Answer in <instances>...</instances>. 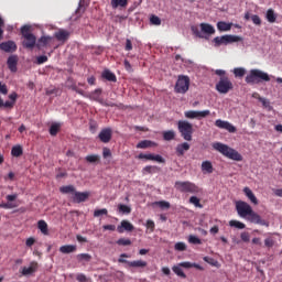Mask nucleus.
<instances>
[{"label":"nucleus","instance_id":"nucleus-59","mask_svg":"<svg viewBox=\"0 0 282 282\" xmlns=\"http://www.w3.org/2000/svg\"><path fill=\"white\" fill-rule=\"evenodd\" d=\"M265 248H272L274 246V240L272 238H267L264 240Z\"/></svg>","mask_w":282,"mask_h":282},{"label":"nucleus","instance_id":"nucleus-34","mask_svg":"<svg viewBox=\"0 0 282 282\" xmlns=\"http://www.w3.org/2000/svg\"><path fill=\"white\" fill-rule=\"evenodd\" d=\"M150 147H156L155 142L143 140L137 144V149H150Z\"/></svg>","mask_w":282,"mask_h":282},{"label":"nucleus","instance_id":"nucleus-19","mask_svg":"<svg viewBox=\"0 0 282 282\" xmlns=\"http://www.w3.org/2000/svg\"><path fill=\"white\" fill-rule=\"evenodd\" d=\"M89 199V192H75L73 194V202L75 204H83V202H87Z\"/></svg>","mask_w":282,"mask_h":282},{"label":"nucleus","instance_id":"nucleus-30","mask_svg":"<svg viewBox=\"0 0 282 282\" xmlns=\"http://www.w3.org/2000/svg\"><path fill=\"white\" fill-rule=\"evenodd\" d=\"M59 252L63 254H70V252H76V245H65L59 248Z\"/></svg>","mask_w":282,"mask_h":282},{"label":"nucleus","instance_id":"nucleus-18","mask_svg":"<svg viewBox=\"0 0 282 282\" xmlns=\"http://www.w3.org/2000/svg\"><path fill=\"white\" fill-rule=\"evenodd\" d=\"M0 50L2 52H7L8 54L12 53V52H17V43H14V41H7V42H2L0 43Z\"/></svg>","mask_w":282,"mask_h":282},{"label":"nucleus","instance_id":"nucleus-44","mask_svg":"<svg viewBox=\"0 0 282 282\" xmlns=\"http://www.w3.org/2000/svg\"><path fill=\"white\" fill-rule=\"evenodd\" d=\"M58 131H61V124L59 123H53L50 128V134L51 135H57Z\"/></svg>","mask_w":282,"mask_h":282},{"label":"nucleus","instance_id":"nucleus-56","mask_svg":"<svg viewBox=\"0 0 282 282\" xmlns=\"http://www.w3.org/2000/svg\"><path fill=\"white\" fill-rule=\"evenodd\" d=\"M48 58L47 55H42L36 57L37 65H43V63H47Z\"/></svg>","mask_w":282,"mask_h":282},{"label":"nucleus","instance_id":"nucleus-49","mask_svg":"<svg viewBox=\"0 0 282 282\" xmlns=\"http://www.w3.org/2000/svg\"><path fill=\"white\" fill-rule=\"evenodd\" d=\"M1 107H4L6 109H12L14 108V101H3V99L0 97V109Z\"/></svg>","mask_w":282,"mask_h":282},{"label":"nucleus","instance_id":"nucleus-38","mask_svg":"<svg viewBox=\"0 0 282 282\" xmlns=\"http://www.w3.org/2000/svg\"><path fill=\"white\" fill-rule=\"evenodd\" d=\"M163 139L166 142H171V140H175V131L173 130H167L163 132Z\"/></svg>","mask_w":282,"mask_h":282},{"label":"nucleus","instance_id":"nucleus-45","mask_svg":"<svg viewBox=\"0 0 282 282\" xmlns=\"http://www.w3.org/2000/svg\"><path fill=\"white\" fill-rule=\"evenodd\" d=\"M234 74L236 78H243V76H246V68H242V67L235 68Z\"/></svg>","mask_w":282,"mask_h":282},{"label":"nucleus","instance_id":"nucleus-37","mask_svg":"<svg viewBox=\"0 0 282 282\" xmlns=\"http://www.w3.org/2000/svg\"><path fill=\"white\" fill-rule=\"evenodd\" d=\"M85 160L88 162V164H98V162H100V155L89 154L85 158Z\"/></svg>","mask_w":282,"mask_h":282},{"label":"nucleus","instance_id":"nucleus-12","mask_svg":"<svg viewBox=\"0 0 282 282\" xmlns=\"http://www.w3.org/2000/svg\"><path fill=\"white\" fill-rule=\"evenodd\" d=\"M54 43V37L50 35H42L36 43L37 50H43V47H52Z\"/></svg>","mask_w":282,"mask_h":282},{"label":"nucleus","instance_id":"nucleus-60","mask_svg":"<svg viewBox=\"0 0 282 282\" xmlns=\"http://www.w3.org/2000/svg\"><path fill=\"white\" fill-rule=\"evenodd\" d=\"M0 94H3V96H7L8 94V86L0 82Z\"/></svg>","mask_w":282,"mask_h":282},{"label":"nucleus","instance_id":"nucleus-62","mask_svg":"<svg viewBox=\"0 0 282 282\" xmlns=\"http://www.w3.org/2000/svg\"><path fill=\"white\" fill-rule=\"evenodd\" d=\"M102 155L105 159L111 158V150L109 148H104Z\"/></svg>","mask_w":282,"mask_h":282},{"label":"nucleus","instance_id":"nucleus-33","mask_svg":"<svg viewBox=\"0 0 282 282\" xmlns=\"http://www.w3.org/2000/svg\"><path fill=\"white\" fill-rule=\"evenodd\" d=\"M59 192L63 193V195H69V193L74 195L76 193V187H74V185L62 186L59 187Z\"/></svg>","mask_w":282,"mask_h":282},{"label":"nucleus","instance_id":"nucleus-7","mask_svg":"<svg viewBox=\"0 0 282 282\" xmlns=\"http://www.w3.org/2000/svg\"><path fill=\"white\" fill-rule=\"evenodd\" d=\"M213 41H214V46L221 47V45H230V43H239V41H241V36L223 35V36H216Z\"/></svg>","mask_w":282,"mask_h":282},{"label":"nucleus","instance_id":"nucleus-25","mask_svg":"<svg viewBox=\"0 0 282 282\" xmlns=\"http://www.w3.org/2000/svg\"><path fill=\"white\" fill-rule=\"evenodd\" d=\"M243 193L251 204H254V206L259 204V199H257V196L254 195V193H252V189H250V187H245Z\"/></svg>","mask_w":282,"mask_h":282},{"label":"nucleus","instance_id":"nucleus-52","mask_svg":"<svg viewBox=\"0 0 282 282\" xmlns=\"http://www.w3.org/2000/svg\"><path fill=\"white\" fill-rule=\"evenodd\" d=\"M118 246H131V239L129 238H120L117 240Z\"/></svg>","mask_w":282,"mask_h":282},{"label":"nucleus","instance_id":"nucleus-24","mask_svg":"<svg viewBox=\"0 0 282 282\" xmlns=\"http://www.w3.org/2000/svg\"><path fill=\"white\" fill-rule=\"evenodd\" d=\"M54 37L57 41H61L62 43H65V41H67L69 39V33L66 30H58L57 32L54 33Z\"/></svg>","mask_w":282,"mask_h":282},{"label":"nucleus","instance_id":"nucleus-47","mask_svg":"<svg viewBox=\"0 0 282 282\" xmlns=\"http://www.w3.org/2000/svg\"><path fill=\"white\" fill-rule=\"evenodd\" d=\"M188 242L193 243L194 246H202V239H199L197 236L191 235L188 237Z\"/></svg>","mask_w":282,"mask_h":282},{"label":"nucleus","instance_id":"nucleus-63","mask_svg":"<svg viewBox=\"0 0 282 282\" xmlns=\"http://www.w3.org/2000/svg\"><path fill=\"white\" fill-rule=\"evenodd\" d=\"M76 280L79 282H87V275H85L84 273H79L77 274Z\"/></svg>","mask_w":282,"mask_h":282},{"label":"nucleus","instance_id":"nucleus-14","mask_svg":"<svg viewBox=\"0 0 282 282\" xmlns=\"http://www.w3.org/2000/svg\"><path fill=\"white\" fill-rule=\"evenodd\" d=\"M112 135H113V131L111 130V128H106L99 132L98 138L100 142H104V144H107L111 142Z\"/></svg>","mask_w":282,"mask_h":282},{"label":"nucleus","instance_id":"nucleus-28","mask_svg":"<svg viewBox=\"0 0 282 282\" xmlns=\"http://www.w3.org/2000/svg\"><path fill=\"white\" fill-rule=\"evenodd\" d=\"M202 172L203 173H213L215 171V169L213 167V162L210 161H204L200 165Z\"/></svg>","mask_w":282,"mask_h":282},{"label":"nucleus","instance_id":"nucleus-36","mask_svg":"<svg viewBox=\"0 0 282 282\" xmlns=\"http://www.w3.org/2000/svg\"><path fill=\"white\" fill-rule=\"evenodd\" d=\"M112 8H127L129 0H111Z\"/></svg>","mask_w":282,"mask_h":282},{"label":"nucleus","instance_id":"nucleus-8","mask_svg":"<svg viewBox=\"0 0 282 282\" xmlns=\"http://www.w3.org/2000/svg\"><path fill=\"white\" fill-rule=\"evenodd\" d=\"M129 254L127 253H121L119 259H118V263H127L128 268H147L148 263L144 260H133V261H129L127 259H129Z\"/></svg>","mask_w":282,"mask_h":282},{"label":"nucleus","instance_id":"nucleus-58","mask_svg":"<svg viewBox=\"0 0 282 282\" xmlns=\"http://www.w3.org/2000/svg\"><path fill=\"white\" fill-rule=\"evenodd\" d=\"M240 238H241L242 241H245V243H248V241H250V234L248 231H243L240 235Z\"/></svg>","mask_w":282,"mask_h":282},{"label":"nucleus","instance_id":"nucleus-35","mask_svg":"<svg viewBox=\"0 0 282 282\" xmlns=\"http://www.w3.org/2000/svg\"><path fill=\"white\" fill-rule=\"evenodd\" d=\"M11 155L13 158H21V155H23V147L21 145H14L12 149H11Z\"/></svg>","mask_w":282,"mask_h":282},{"label":"nucleus","instance_id":"nucleus-13","mask_svg":"<svg viewBox=\"0 0 282 282\" xmlns=\"http://www.w3.org/2000/svg\"><path fill=\"white\" fill-rule=\"evenodd\" d=\"M215 127H217L218 129H225L229 133H237V128L232 126V123L224 121L221 119L215 121Z\"/></svg>","mask_w":282,"mask_h":282},{"label":"nucleus","instance_id":"nucleus-55","mask_svg":"<svg viewBox=\"0 0 282 282\" xmlns=\"http://www.w3.org/2000/svg\"><path fill=\"white\" fill-rule=\"evenodd\" d=\"M102 107H118L120 109V107H122V104H115L111 101H105V99L101 102Z\"/></svg>","mask_w":282,"mask_h":282},{"label":"nucleus","instance_id":"nucleus-43","mask_svg":"<svg viewBox=\"0 0 282 282\" xmlns=\"http://www.w3.org/2000/svg\"><path fill=\"white\" fill-rule=\"evenodd\" d=\"M172 270L174 274H177V276H181L182 279H186V273H184V271L182 270V267L174 265Z\"/></svg>","mask_w":282,"mask_h":282},{"label":"nucleus","instance_id":"nucleus-27","mask_svg":"<svg viewBox=\"0 0 282 282\" xmlns=\"http://www.w3.org/2000/svg\"><path fill=\"white\" fill-rule=\"evenodd\" d=\"M102 78L106 80H109V83H116L118 78L116 77V74H113L111 70L106 69L101 74Z\"/></svg>","mask_w":282,"mask_h":282},{"label":"nucleus","instance_id":"nucleus-42","mask_svg":"<svg viewBox=\"0 0 282 282\" xmlns=\"http://www.w3.org/2000/svg\"><path fill=\"white\" fill-rule=\"evenodd\" d=\"M217 28L220 32H228V31H230L231 25L226 22H218Z\"/></svg>","mask_w":282,"mask_h":282},{"label":"nucleus","instance_id":"nucleus-15","mask_svg":"<svg viewBox=\"0 0 282 282\" xmlns=\"http://www.w3.org/2000/svg\"><path fill=\"white\" fill-rule=\"evenodd\" d=\"M245 219H247L251 224H259L260 226H265V220L261 219V216L252 209L251 213H249Z\"/></svg>","mask_w":282,"mask_h":282},{"label":"nucleus","instance_id":"nucleus-5","mask_svg":"<svg viewBox=\"0 0 282 282\" xmlns=\"http://www.w3.org/2000/svg\"><path fill=\"white\" fill-rule=\"evenodd\" d=\"M177 129L183 139L186 140V142H191L193 140V123L186 121V120H180L177 122Z\"/></svg>","mask_w":282,"mask_h":282},{"label":"nucleus","instance_id":"nucleus-29","mask_svg":"<svg viewBox=\"0 0 282 282\" xmlns=\"http://www.w3.org/2000/svg\"><path fill=\"white\" fill-rule=\"evenodd\" d=\"M200 30L204 34H215V26L208 23H200Z\"/></svg>","mask_w":282,"mask_h":282},{"label":"nucleus","instance_id":"nucleus-41","mask_svg":"<svg viewBox=\"0 0 282 282\" xmlns=\"http://www.w3.org/2000/svg\"><path fill=\"white\" fill-rule=\"evenodd\" d=\"M118 210H119V213H122V215H130L131 207H129L128 205H124V204H119Z\"/></svg>","mask_w":282,"mask_h":282},{"label":"nucleus","instance_id":"nucleus-48","mask_svg":"<svg viewBox=\"0 0 282 282\" xmlns=\"http://www.w3.org/2000/svg\"><path fill=\"white\" fill-rule=\"evenodd\" d=\"M154 204H155V206H159V208H162V209L171 208V203H169L166 200H159V202H155Z\"/></svg>","mask_w":282,"mask_h":282},{"label":"nucleus","instance_id":"nucleus-57","mask_svg":"<svg viewBox=\"0 0 282 282\" xmlns=\"http://www.w3.org/2000/svg\"><path fill=\"white\" fill-rule=\"evenodd\" d=\"M147 228L150 230V232H154L155 230V223L153 220H147Z\"/></svg>","mask_w":282,"mask_h":282},{"label":"nucleus","instance_id":"nucleus-53","mask_svg":"<svg viewBox=\"0 0 282 282\" xmlns=\"http://www.w3.org/2000/svg\"><path fill=\"white\" fill-rule=\"evenodd\" d=\"M101 215H109V210L107 208L95 209L94 217H101Z\"/></svg>","mask_w":282,"mask_h":282},{"label":"nucleus","instance_id":"nucleus-20","mask_svg":"<svg viewBox=\"0 0 282 282\" xmlns=\"http://www.w3.org/2000/svg\"><path fill=\"white\" fill-rule=\"evenodd\" d=\"M17 197H18L17 194L7 195V202H9V203H1L0 208H4L6 210H8L10 208H17V204L11 203V202H14V199H17Z\"/></svg>","mask_w":282,"mask_h":282},{"label":"nucleus","instance_id":"nucleus-1","mask_svg":"<svg viewBox=\"0 0 282 282\" xmlns=\"http://www.w3.org/2000/svg\"><path fill=\"white\" fill-rule=\"evenodd\" d=\"M212 147L215 151H218V153H221V155L228 158V160H234L235 162H241V160H243V156L239 154L237 150L228 147L227 144L215 142L212 144Z\"/></svg>","mask_w":282,"mask_h":282},{"label":"nucleus","instance_id":"nucleus-21","mask_svg":"<svg viewBox=\"0 0 282 282\" xmlns=\"http://www.w3.org/2000/svg\"><path fill=\"white\" fill-rule=\"evenodd\" d=\"M8 68L10 72L15 73L17 72V65H19V56L17 55H10L7 61Z\"/></svg>","mask_w":282,"mask_h":282},{"label":"nucleus","instance_id":"nucleus-6","mask_svg":"<svg viewBox=\"0 0 282 282\" xmlns=\"http://www.w3.org/2000/svg\"><path fill=\"white\" fill-rule=\"evenodd\" d=\"M191 87V77L186 75H178L176 84L174 86V91L176 94H186Z\"/></svg>","mask_w":282,"mask_h":282},{"label":"nucleus","instance_id":"nucleus-61","mask_svg":"<svg viewBox=\"0 0 282 282\" xmlns=\"http://www.w3.org/2000/svg\"><path fill=\"white\" fill-rule=\"evenodd\" d=\"M252 23H254V25H261V18H259V15L254 14L251 17Z\"/></svg>","mask_w":282,"mask_h":282},{"label":"nucleus","instance_id":"nucleus-54","mask_svg":"<svg viewBox=\"0 0 282 282\" xmlns=\"http://www.w3.org/2000/svg\"><path fill=\"white\" fill-rule=\"evenodd\" d=\"M174 250H177L178 252H184L186 250V243L185 242H176L174 246Z\"/></svg>","mask_w":282,"mask_h":282},{"label":"nucleus","instance_id":"nucleus-10","mask_svg":"<svg viewBox=\"0 0 282 282\" xmlns=\"http://www.w3.org/2000/svg\"><path fill=\"white\" fill-rule=\"evenodd\" d=\"M236 210H237L239 217H242L243 219H246V217H248L249 213H252V207L250 206V204H248L243 200H238L236 203Z\"/></svg>","mask_w":282,"mask_h":282},{"label":"nucleus","instance_id":"nucleus-31","mask_svg":"<svg viewBox=\"0 0 282 282\" xmlns=\"http://www.w3.org/2000/svg\"><path fill=\"white\" fill-rule=\"evenodd\" d=\"M37 228L42 232V235H50V229L47 228V223L45 220H39Z\"/></svg>","mask_w":282,"mask_h":282},{"label":"nucleus","instance_id":"nucleus-9","mask_svg":"<svg viewBox=\"0 0 282 282\" xmlns=\"http://www.w3.org/2000/svg\"><path fill=\"white\" fill-rule=\"evenodd\" d=\"M234 88L232 82L228 76H221L219 82L216 84V89L219 94H228Z\"/></svg>","mask_w":282,"mask_h":282},{"label":"nucleus","instance_id":"nucleus-40","mask_svg":"<svg viewBox=\"0 0 282 282\" xmlns=\"http://www.w3.org/2000/svg\"><path fill=\"white\" fill-rule=\"evenodd\" d=\"M267 20L269 23H275L276 22V14H274V10L269 9L267 11Z\"/></svg>","mask_w":282,"mask_h":282},{"label":"nucleus","instance_id":"nucleus-4","mask_svg":"<svg viewBox=\"0 0 282 282\" xmlns=\"http://www.w3.org/2000/svg\"><path fill=\"white\" fill-rule=\"evenodd\" d=\"M30 30H32V26L30 25H23L21 28V34H22V37L24 39L22 42V45L23 47H25V50H34L37 43L36 35L31 33Z\"/></svg>","mask_w":282,"mask_h":282},{"label":"nucleus","instance_id":"nucleus-2","mask_svg":"<svg viewBox=\"0 0 282 282\" xmlns=\"http://www.w3.org/2000/svg\"><path fill=\"white\" fill-rule=\"evenodd\" d=\"M248 85H259V83H270V75L261 69H251L245 78Z\"/></svg>","mask_w":282,"mask_h":282},{"label":"nucleus","instance_id":"nucleus-3","mask_svg":"<svg viewBox=\"0 0 282 282\" xmlns=\"http://www.w3.org/2000/svg\"><path fill=\"white\" fill-rule=\"evenodd\" d=\"M174 188L178 193H191L192 195H199L202 193V188L191 181H176Z\"/></svg>","mask_w":282,"mask_h":282},{"label":"nucleus","instance_id":"nucleus-11","mask_svg":"<svg viewBox=\"0 0 282 282\" xmlns=\"http://www.w3.org/2000/svg\"><path fill=\"white\" fill-rule=\"evenodd\" d=\"M208 116H210V110H202V111H197V110H188L185 111V118H187L188 120H202V118H208Z\"/></svg>","mask_w":282,"mask_h":282},{"label":"nucleus","instance_id":"nucleus-50","mask_svg":"<svg viewBox=\"0 0 282 282\" xmlns=\"http://www.w3.org/2000/svg\"><path fill=\"white\" fill-rule=\"evenodd\" d=\"M150 23L151 25H162V20L158 15H151Z\"/></svg>","mask_w":282,"mask_h":282},{"label":"nucleus","instance_id":"nucleus-23","mask_svg":"<svg viewBox=\"0 0 282 282\" xmlns=\"http://www.w3.org/2000/svg\"><path fill=\"white\" fill-rule=\"evenodd\" d=\"M191 150V144H188V142H183L176 145V155L177 158H182L184 155V153H186V151Z\"/></svg>","mask_w":282,"mask_h":282},{"label":"nucleus","instance_id":"nucleus-22","mask_svg":"<svg viewBox=\"0 0 282 282\" xmlns=\"http://www.w3.org/2000/svg\"><path fill=\"white\" fill-rule=\"evenodd\" d=\"M39 270V263L37 262H31L30 267H23L22 269V275L23 276H30V274H34Z\"/></svg>","mask_w":282,"mask_h":282},{"label":"nucleus","instance_id":"nucleus-64","mask_svg":"<svg viewBox=\"0 0 282 282\" xmlns=\"http://www.w3.org/2000/svg\"><path fill=\"white\" fill-rule=\"evenodd\" d=\"M102 229L110 230L111 232H113L116 230V225H104Z\"/></svg>","mask_w":282,"mask_h":282},{"label":"nucleus","instance_id":"nucleus-16","mask_svg":"<svg viewBox=\"0 0 282 282\" xmlns=\"http://www.w3.org/2000/svg\"><path fill=\"white\" fill-rule=\"evenodd\" d=\"M138 159L139 160H151L153 162H159L160 164H164V162H166V160H164V158H162V155H160V154H144V153H140Z\"/></svg>","mask_w":282,"mask_h":282},{"label":"nucleus","instance_id":"nucleus-17","mask_svg":"<svg viewBox=\"0 0 282 282\" xmlns=\"http://www.w3.org/2000/svg\"><path fill=\"white\" fill-rule=\"evenodd\" d=\"M135 227L129 220H122L120 226L117 227V232L122 235L123 232H133Z\"/></svg>","mask_w":282,"mask_h":282},{"label":"nucleus","instance_id":"nucleus-51","mask_svg":"<svg viewBox=\"0 0 282 282\" xmlns=\"http://www.w3.org/2000/svg\"><path fill=\"white\" fill-rule=\"evenodd\" d=\"M72 83V85H69ZM68 89H72V91H78V86H76V82H74V78L68 77L67 79Z\"/></svg>","mask_w":282,"mask_h":282},{"label":"nucleus","instance_id":"nucleus-26","mask_svg":"<svg viewBox=\"0 0 282 282\" xmlns=\"http://www.w3.org/2000/svg\"><path fill=\"white\" fill-rule=\"evenodd\" d=\"M102 95V89L97 88L95 89L93 93H90V100H95L96 102H99V105H102V101L105 99L100 98V96Z\"/></svg>","mask_w":282,"mask_h":282},{"label":"nucleus","instance_id":"nucleus-46","mask_svg":"<svg viewBox=\"0 0 282 282\" xmlns=\"http://www.w3.org/2000/svg\"><path fill=\"white\" fill-rule=\"evenodd\" d=\"M189 204H193L196 208H204V205L199 203V198L197 196H192L189 198Z\"/></svg>","mask_w":282,"mask_h":282},{"label":"nucleus","instance_id":"nucleus-32","mask_svg":"<svg viewBox=\"0 0 282 282\" xmlns=\"http://www.w3.org/2000/svg\"><path fill=\"white\" fill-rule=\"evenodd\" d=\"M76 259L79 263H89L91 261V254L89 253H79L76 256Z\"/></svg>","mask_w":282,"mask_h":282},{"label":"nucleus","instance_id":"nucleus-39","mask_svg":"<svg viewBox=\"0 0 282 282\" xmlns=\"http://www.w3.org/2000/svg\"><path fill=\"white\" fill-rule=\"evenodd\" d=\"M229 226H231V228H238V230H243V228H246V224L239 220H230Z\"/></svg>","mask_w":282,"mask_h":282}]
</instances>
